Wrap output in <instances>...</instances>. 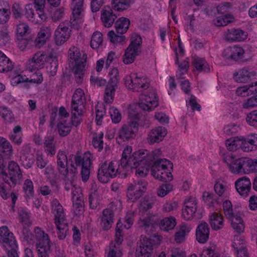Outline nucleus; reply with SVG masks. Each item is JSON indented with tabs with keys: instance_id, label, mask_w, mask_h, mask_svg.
<instances>
[{
	"instance_id": "nucleus-1",
	"label": "nucleus",
	"mask_w": 257,
	"mask_h": 257,
	"mask_svg": "<svg viewBox=\"0 0 257 257\" xmlns=\"http://www.w3.org/2000/svg\"><path fill=\"white\" fill-rule=\"evenodd\" d=\"M57 163L59 173L64 176H66L69 172L73 174L76 173L77 169L80 168L83 182L87 181L89 178L90 168L92 165L90 154H85L82 157L71 155L67 158L64 152L59 151Z\"/></svg>"
},
{
	"instance_id": "nucleus-2",
	"label": "nucleus",
	"mask_w": 257,
	"mask_h": 257,
	"mask_svg": "<svg viewBox=\"0 0 257 257\" xmlns=\"http://www.w3.org/2000/svg\"><path fill=\"white\" fill-rule=\"evenodd\" d=\"M84 0H71V7L72 15L70 20L59 24L54 34L55 42L57 46L64 44L69 38L71 34L70 27L75 30H78L83 22L82 18V8Z\"/></svg>"
},
{
	"instance_id": "nucleus-3",
	"label": "nucleus",
	"mask_w": 257,
	"mask_h": 257,
	"mask_svg": "<svg viewBox=\"0 0 257 257\" xmlns=\"http://www.w3.org/2000/svg\"><path fill=\"white\" fill-rule=\"evenodd\" d=\"M139 224L145 232L150 235V237H147L143 235L141 236L139 247L136 249V256L150 257L153 252V245L159 244L162 237L155 232L158 225L151 217L141 219Z\"/></svg>"
},
{
	"instance_id": "nucleus-4",
	"label": "nucleus",
	"mask_w": 257,
	"mask_h": 257,
	"mask_svg": "<svg viewBox=\"0 0 257 257\" xmlns=\"http://www.w3.org/2000/svg\"><path fill=\"white\" fill-rule=\"evenodd\" d=\"M132 147L128 146L125 147L122 152L120 165L124 167V170L135 169V174L139 177L146 176L150 171L152 173L153 165L145 159V156L147 155V152L141 153L137 151L132 154Z\"/></svg>"
},
{
	"instance_id": "nucleus-5",
	"label": "nucleus",
	"mask_w": 257,
	"mask_h": 257,
	"mask_svg": "<svg viewBox=\"0 0 257 257\" xmlns=\"http://www.w3.org/2000/svg\"><path fill=\"white\" fill-rule=\"evenodd\" d=\"M9 173L5 169L0 177V195L4 200L9 197L11 189L15 187L22 177V173L18 164L12 161L8 166Z\"/></svg>"
},
{
	"instance_id": "nucleus-6",
	"label": "nucleus",
	"mask_w": 257,
	"mask_h": 257,
	"mask_svg": "<svg viewBox=\"0 0 257 257\" xmlns=\"http://www.w3.org/2000/svg\"><path fill=\"white\" fill-rule=\"evenodd\" d=\"M35 235L30 231H27L25 239L30 244L36 242L38 257H49L53 243L49 235L39 227L34 228Z\"/></svg>"
},
{
	"instance_id": "nucleus-7",
	"label": "nucleus",
	"mask_w": 257,
	"mask_h": 257,
	"mask_svg": "<svg viewBox=\"0 0 257 257\" xmlns=\"http://www.w3.org/2000/svg\"><path fill=\"white\" fill-rule=\"evenodd\" d=\"M51 212L54 215V222L56 227L58 238L60 240H64L69 230L64 209L59 200L56 198L51 201Z\"/></svg>"
},
{
	"instance_id": "nucleus-8",
	"label": "nucleus",
	"mask_w": 257,
	"mask_h": 257,
	"mask_svg": "<svg viewBox=\"0 0 257 257\" xmlns=\"http://www.w3.org/2000/svg\"><path fill=\"white\" fill-rule=\"evenodd\" d=\"M85 102L84 90L80 88H77L72 95L70 108L72 123L76 127L79 126L82 121Z\"/></svg>"
},
{
	"instance_id": "nucleus-9",
	"label": "nucleus",
	"mask_w": 257,
	"mask_h": 257,
	"mask_svg": "<svg viewBox=\"0 0 257 257\" xmlns=\"http://www.w3.org/2000/svg\"><path fill=\"white\" fill-rule=\"evenodd\" d=\"M70 65L74 73L77 82H81L84 76L86 64L87 55L80 53L79 49L75 46L70 47L68 54Z\"/></svg>"
},
{
	"instance_id": "nucleus-10",
	"label": "nucleus",
	"mask_w": 257,
	"mask_h": 257,
	"mask_svg": "<svg viewBox=\"0 0 257 257\" xmlns=\"http://www.w3.org/2000/svg\"><path fill=\"white\" fill-rule=\"evenodd\" d=\"M121 159L117 161L113 160L107 164L102 163L97 172V178L99 182L107 183L110 179L114 178L117 174H122L126 176V173L123 172L124 167L120 165Z\"/></svg>"
},
{
	"instance_id": "nucleus-11",
	"label": "nucleus",
	"mask_w": 257,
	"mask_h": 257,
	"mask_svg": "<svg viewBox=\"0 0 257 257\" xmlns=\"http://www.w3.org/2000/svg\"><path fill=\"white\" fill-rule=\"evenodd\" d=\"M173 163L169 160L163 159L157 160L152 166V175L162 182H169L173 180Z\"/></svg>"
},
{
	"instance_id": "nucleus-12",
	"label": "nucleus",
	"mask_w": 257,
	"mask_h": 257,
	"mask_svg": "<svg viewBox=\"0 0 257 257\" xmlns=\"http://www.w3.org/2000/svg\"><path fill=\"white\" fill-rule=\"evenodd\" d=\"M0 243L7 251L8 257H19L18 242L7 226L0 227Z\"/></svg>"
},
{
	"instance_id": "nucleus-13",
	"label": "nucleus",
	"mask_w": 257,
	"mask_h": 257,
	"mask_svg": "<svg viewBox=\"0 0 257 257\" xmlns=\"http://www.w3.org/2000/svg\"><path fill=\"white\" fill-rule=\"evenodd\" d=\"M46 0H34L35 9H33V5H27L25 7V16L33 24H41L45 21L47 18L44 9Z\"/></svg>"
},
{
	"instance_id": "nucleus-14",
	"label": "nucleus",
	"mask_w": 257,
	"mask_h": 257,
	"mask_svg": "<svg viewBox=\"0 0 257 257\" xmlns=\"http://www.w3.org/2000/svg\"><path fill=\"white\" fill-rule=\"evenodd\" d=\"M142 38L138 34H133L130 38V43L125 50L123 56V62L125 64L134 62L136 57L141 52Z\"/></svg>"
},
{
	"instance_id": "nucleus-15",
	"label": "nucleus",
	"mask_w": 257,
	"mask_h": 257,
	"mask_svg": "<svg viewBox=\"0 0 257 257\" xmlns=\"http://www.w3.org/2000/svg\"><path fill=\"white\" fill-rule=\"evenodd\" d=\"M132 121L128 124H124L118 132L117 140L124 142L134 138L138 131L139 125H142L140 122V114L137 113L134 117L130 115Z\"/></svg>"
},
{
	"instance_id": "nucleus-16",
	"label": "nucleus",
	"mask_w": 257,
	"mask_h": 257,
	"mask_svg": "<svg viewBox=\"0 0 257 257\" xmlns=\"http://www.w3.org/2000/svg\"><path fill=\"white\" fill-rule=\"evenodd\" d=\"M223 212L226 217L231 222L232 227L237 232H243L244 224L241 214L235 213L233 210L232 205L228 200L222 201Z\"/></svg>"
},
{
	"instance_id": "nucleus-17",
	"label": "nucleus",
	"mask_w": 257,
	"mask_h": 257,
	"mask_svg": "<svg viewBox=\"0 0 257 257\" xmlns=\"http://www.w3.org/2000/svg\"><path fill=\"white\" fill-rule=\"evenodd\" d=\"M109 79L105 87L104 101L107 104L111 103L115 95L117 84L119 81V71L117 68L113 67L108 73Z\"/></svg>"
},
{
	"instance_id": "nucleus-18",
	"label": "nucleus",
	"mask_w": 257,
	"mask_h": 257,
	"mask_svg": "<svg viewBox=\"0 0 257 257\" xmlns=\"http://www.w3.org/2000/svg\"><path fill=\"white\" fill-rule=\"evenodd\" d=\"M124 85L128 89L142 92L149 88L150 81L147 77L139 76L137 73H131L125 77Z\"/></svg>"
},
{
	"instance_id": "nucleus-19",
	"label": "nucleus",
	"mask_w": 257,
	"mask_h": 257,
	"mask_svg": "<svg viewBox=\"0 0 257 257\" xmlns=\"http://www.w3.org/2000/svg\"><path fill=\"white\" fill-rule=\"evenodd\" d=\"M224 162L228 165L230 171L233 174L248 173L249 170V158H235L231 155H226L224 158Z\"/></svg>"
},
{
	"instance_id": "nucleus-20",
	"label": "nucleus",
	"mask_w": 257,
	"mask_h": 257,
	"mask_svg": "<svg viewBox=\"0 0 257 257\" xmlns=\"http://www.w3.org/2000/svg\"><path fill=\"white\" fill-rule=\"evenodd\" d=\"M158 105L159 97L154 89H150L142 95L139 103L140 107L145 111H151Z\"/></svg>"
},
{
	"instance_id": "nucleus-21",
	"label": "nucleus",
	"mask_w": 257,
	"mask_h": 257,
	"mask_svg": "<svg viewBox=\"0 0 257 257\" xmlns=\"http://www.w3.org/2000/svg\"><path fill=\"white\" fill-rule=\"evenodd\" d=\"M147 185V182L142 179L130 184L126 193L128 199L133 202L137 201L145 192Z\"/></svg>"
},
{
	"instance_id": "nucleus-22",
	"label": "nucleus",
	"mask_w": 257,
	"mask_h": 257,
	"mask_svg": "<svg viewBox=\"0 0 257 257\" xmlns=\"http://www.w3.org/2000/svg\"><path fill=\"white\" fill-rule=\"evenodd\" d=\"M197 208V201L195 197L190 196L186 198L182 209V217L186 220H191L195 216Z\"/></svg>"
},
{
	"instance_id": "nucleus-23",
	"label": "nucleus",
	"mask_w": 257,
	"mask_h": 257,
	"mask_svg": "<svg viewBox=\"0 0 257 257\" xmlns=\"http://www.w3.org/2000/svg\"><path fill=\"white\" fill-rule=\"evenodd\" d=\"M244 52L242 47L234 45L225 48L222 53V55L227 59L237 61L244 58Z\"/></svg>"
},
{
	"instance_id": "nucleus-24",
	"label": "nucleus",
	"mask_w": 257,
	"mask_h": 257,
	"mask_svg": "<svg viewBox=\"0 0 257 257\" xmlns=\"http://www.w3.org/2000/svg\"><path fill=\"white\" fill-rule=\"evenodd\" d=\"M134 223V219L132 217L126 216L122 223L121 220H119L116 224L115 234V241L118 244H121L123 241L122 230L123 228L128 229Z\"/></svg>"
},
{
	"instance_id": "nucleus-25",
	"label": "nucleus",
	"mask_w": 257,
	"mask_h": 257,
	"mask_svg": "<svg viewBox=\"0 0 257 257\" xmlns=\"http://www.w3.org/2000/svg\"><path fill=\"white\" fill-rule=\"evenodd\" d=\"M51 55L46 54L44 52H39L35 54L30 61L28 68H35L40 69L43 68L45 64L52 60Z\"/></svg>"
},
{
	"instance_id": "nucleus-26",
	"label": "nucleus",
	"mask_w": 257,
	"mask_h": 257,
	"mask_svg": "<svg viewBox=\"0 0 257 257\" xmlns=\"http://www.w3.org/2000/svg\"><path fill=\"white\" fill-rule=\"evenodd\" d=\"M168 133L166 127L158 126L153 128L148 135V140L150 144L159 143L162 142Z\"/></svg>"
},
{
	"instance_id": "nucleus-27",
	"label": "nucleus",
	"mask_w": 257,
	"mask_h": 257,
	"mask_svg": "<svg viewBox=\"0 0 257 257\" xmlns=\"http://www.w3.org/2000/svg\"><path fill=\"white\" fill-rule=\"evenodd\" d=\"M256 74L252 68L245 67L233 74V78L238 83H245L250 80Z\"/></svg>"
},
{
	"instance_id": "nucleus-28",
	"label": "nucleus",
	"mask_w": 257,
	"mask_h": 257,
	"mask_svg": "<svg viewBox=\"0 0 257 257\" xmlns=\"http://www.w3.org/2000/svg\"><path fill=\"white\" fill-rule=\"evenodd\" d=\"M239 148L243 152H250L257 148V134H252L248 135L246 138L240 137Z\"/></svg>"
},
{
	"instance_id": "nucleus-29",
	"label": "nucleus",
	"mask_w": 257,
	"mask_h": 257,
	"mask_svg": "<svg viewBox=\"0 0 257 257\" xmlns=\"http://www.w3.org/2000/svg\"><path fill=\"white\" fill-rule=\"evenodd\" d=\"M247 33L240 29H228L225 32V38L230 42H241L247 38Z\"/></svg>"
},
{
	"instance_id": "nucleus-30",
	"label": "nucleus",
	"mask_w": 257,
	"mask_h": 257,
	"mask_svg": "<svg viewBox=\"0 0 257 257\" xmlns=\"http://www.w3.org/2000/svg\"><path fill=\"white\" fill-rule=\"evenodd\" d=\"M116 18V15L109 6L104 7L101 11L100 19L105 27H111Z\"/></svg>"
},
{
	"instance_id": "nucleus-31",
	"label": "nucleus",
	"mask_w": 257,
	"mask_h": 257,
	"mask_svg": "<svg viewBox=\"0 0 257 257\" xmlns=\"http://www.w3.org/2000/svg\"><path fill=\"white\" fill-rule=\"evenodd\" d=\"M210 229L208 224L203 222L199 223L196 229V238L200 243H205L209 238Z\"/></svg>"
},
{
	"instance_id": "nucleus-32",
	"label": "nucleus",
	"mask_w": 257,
	"mask_h": 257,
	"mask_svg": "<svg viewBox=\"0 0 257 257\" xmlns=\"http://www.w3.org/2000/svg\"><path fill=\"white\" fill-rule=\"evenodd\" d=\"M235 187L237 192L241 196H246L251 189V182L246 177L240 178L235 181Z\"/></svg>"
},
{
	"instance_id": "nucleus-33",
	"label": "nucleus",
	"mask_w": 257,
	"mask_h": 257,
	"mask_svg": "<svg viewBox=\"0 0 257 257\" xmlns=\"http://www.w3.org/2000/svg\"><path fill=\"white\" fill-rule=\"evenodd\" d=\"M232 247L236 257H248L245 241L241 237H237L232 243Z\"/></svg>"
},
{
	"instance_id": "nucleus-34",
	"label": "nucleus",
	"mask_w": 257,
	"mask_h": 257,
	"mask_svg": "<svg viewBox=\"0 0 257 257\" xmlns=\"http://www.w3.org/2000/svg\"><path fill=\"white\" fill-rule=\"evenodd\" d=\"M114 214L110 208L104 209L102 211L100 224L103 229L107 230L111 227L114 221Z\"/></svg>"
},
{
	"instance_id": "nucleus-35",
	"label": "nucleus",
	"mask_w": 257,
	"mask_h": 257,
	"mask_svg": "<svg viewBox=\"0 0 257 257\" xmlns=\"http://www.w3.org/2000/svg\"><path fill=\"white\" fill-rule=\"evenodd\" d=\"M72 126H75L71 120L69 121L65 118L58 119L56 127L58 134L61 137L68 136L71 131Z\"/></svg>"
},
{
	"instance_id": "nucleus-36",
	"label": "nucleus",
	"mask_w": 257,
	"mask_h": 257,
	"mask_svg": "<svg viewBox=\"0 0 257 257\" xmlns=\"http://www.w3.org/2000/svg\"><path fill=\"white\" fill-rule=\"evenodd\" d=\"M190 231V227L185 223H181L175 232L174 239L176 243L180 244L184 242Z\"/></svg>"
},
{
	"instance_id": "nucleus-37",
	"label": "nucleus",
	"mask_w": 257,
	"mask_h": 257,
	"mask_svg": "<svg viewBox=\"0 0 257 257\" xmlns=\"http://www.w3.org/2000/svg\"><path fill=\"white\" fill-rule=\"evenodd\" d=\"M202 198L205 204L209 208L217 209L222 202V200L215 194L208 192L203 193Z\"/></svg>"
},
{
	"instance_id": "nucleus-38",
	"label": "nucleus",
	"mask_w": 257,
	"mask_h": 257,
	"mask_svg": "<svg viewBox=\"0 0 257 257\" xmlns=\"http://www.w3.org/2000/svg\"><path fill=\"white\" fill-rule=\"evenodd\" d=\"M29 74H28V82L31 84L39 85L43 81V76L39 69L35 68H28Z\"/></svg>"
},
{
	"instance_id": "nucleus-39",
	"label": "nucleus",
	"mask_w": 257,
	"mask_h": 257,
	"mask_svg": "<svg viewBox=\"0 0 257 257\" xmlns=\"http://www.w3.org/2000/svg\"><path fill=\"white\" fill-rule=\"evenodd\" d=\"M11 14V6L7 1L0 2V25L8 22Z\"/></svg>"
},
{
	"instance_id": "nucleus-40",
	"label": "nucleus",
	"mask_w": 257,
	"mask_h": 257,
	"mask_svg": "<svg viewBox=\"0 0 257 257\" xmlns=\"http://www.w3.org/2000/svg\"><path fill=\"white\" fill-rule=\"evenodd\" d=\"M73 202V209L75 216H80L83 214L84 210V204L82 194L81 195L76 196L72 198Z\"/></svg>"
},
{
	"instance_id": "nucleus-41",
	"label": "nucleus",
	"mask_w": 257,
	"mask_h": 257,
	"mask_svg": "<svg viewBox=\"0 0 257 257\" xmlns=\"http://www.w3.org/2000/svg\"><path fill=\"white\" fill-rule=\"evenodd\" d=\"M210 224L214 230H218L224 226L223 216L217 212H213L210 216Z\"/></svg>"
},
{
	"instance_id": "nucleus-42",
	"label": "nucleus",
	"mask_w": 257,
	"mask_h": 257,
	"mask_svg": "<svg viewBox=\"0 0 257 257\" xmlns=\"http://www.w3.org/2000/svg\"><path fill=\"white\" fill-rule=\"evenodd\" d=\"M13 148L10 143L5 138L0 137V155L9 159L12 155Z\"/></svg>"
},
{
	"instance_id": "nucleus-43",
	"label": "nucleus",
	"mask_w": 257,
	"mask_h": 257,
	"mask_svg": "<svg viewBox=\"0 0 257 257\" xmlns=\"http://www.w3.org/2000/svg\"><path fill=\"white\" fill-rule=\"evenodd\" d=\"M175 62V64L178 66V71L176 72V77L178 79H183L189 67V63L187 60H183L180 62L177 52L176 54Z\"/></svg>"
},
{
	"instance_id": "nucleus-44",
	"label": "nucleus",
	"mask_w": 257,
	"mask_h": 257,
	"mask_svg": "<svg viewBox=\"0 0 257 257\" xmlns=\"http://www.w3.org/2000/svg\"><path fill=\"white\" fill-rule=\"evenodd\" d=\"M130 25V21L128 18L121 17L115 23V28L117 34L122 35L128 30Z\"/></svg>"
},
{
	"instance_id": "nucleus-45",
	"label": "nucleus",
	"mask_w": 257,
	"mask_h": 257,
	"mask_svg": "<svg viewBox=\"0 0 257 257\" xmlns=\"http://www.w3.org/2000/svg\"><path fill=\"white\" fill-rule=\"evenodd\" d=\"M193 64L196 70L199 72L208 73L210 72L209 65L204 58L196 57L194 58Z\"/></svg>"
},
{
	"instance_id": "nucleus-46",
	"label": "nucleus",
	"mask_w": 257,
	"mask_h": 257,
	"mask_svg": "<svg viewBox=\"0 0 257 257\" xmlns=\"http://www.w3.org/2000/svg\"><path fill=\"white\" fill-rule=\"evenodd\" d=\"M176 219L172 216L165 217L161 220L159 223V226L161 229L168 231L174 228L176 225Z\"/></svg>"
},
{
	"instance_id": "nucleus-47",
	"label": "nucleus",
	"mask_w": 257,
	"mask_h": 257,
	"mask_svg": "<svg viewBox=\"0 0 257 257\" xmlns=\"http://www.w3.org/2000/svg\"><path fill=\"white\" fill-rule=\"evenodd\" d=\"M13 68L12 62L2 51H0V72L10 71Z\"/></svg>"
},
{
	"instance_id": "nucleus-48",
	"label": "nucleus",
	"mask_w": 257,
	"mask_h": 257,
	"mask_svg": "<svg viewBox=\"0 0 257 257\" xmlns=\"http://www.w3.org/2000/svg\"><path fill=\"white\" fill-rule=\"evenodd\" d=\"M104 133L100 132L93 134L92 140V145L98 152H101L104 148Z\"/></svg>"
},
{
	"instance_id": "nucleus-49",
	"label": "nucleus",
	"mask_w": 257,
	"mask_h": 257,
	"mask_svg": "<svg viewBox=\"0 0 257 257\" xmlns=\"http://www.w3.org/2000/svg\"><path fill=\"white\" fill-rule=\"evenodd\" d=\"M147 152V156H145V159L148 161V162L151 164V165H154V164L158 160H161L159 158L162 154V151L160 149H156L152 151L151 152H149L147 150H140L141 153H145V152Z\"/></svg>"
},
{
	"instance_id": "nucleus-50",
	"label": "nucleus",
	"mask_w": 257,
	"mask_h": 257,
	"mask_svg": "<svg viewBox=\"0 0 257 257\" xmlns=\"http://www.w3.org/2000/svg\"><path fill=\"white\" fill-rule=\"evenodd\" d=\"M50 29L47 27H43L41 28L40 31L38 34L37 37L35 42L38 45H43L45 44L46 40L51 36Z\"/></svg>"
},
{
	"instance_id": "nucleus-51",
	"label": "nucleus",
	"mask_w": 257,
	"mask_h": 257,
	"mask_svg": "<svg viewBox=\"0 0 257 257\" xmlns=\"http://www.w3.org/2000/svg\"><path fill=\"white\" fill-rule=\"evenodd\" d=\"M22 129L21 126L18 125L16 126L9 136L10 140L17 145H20L23 142Z\"/></svg>"
},
{
	"instance_id": "nucleus-52",
	"label": "nucleus",
	"mask_w": 257,
	"mask_h": 257,
	"mask_svg": "<svg viewBox=\"0 0 257 257\" xmlns=\"http://www.w3.org/2000/svg\"><path fill=\"white\" fill-rule=\"evenodd\" d=\"M23 190L25 193V197L26 199H31L34 197V184L31 179H27L24 181L23 185Z\"/></svg>"
},
{
	"instance_id": "nucleus-53",
	"label": "nucleus",
	"mask_w": 257,
	"mask_h": 257,
	"mask_svg": "<svg viewBox=\"0 0 257 257\" xmlns=\"http://www.w3.org/2000/svg\"><path fill=\"white\" fill-rule=\"evenodd\" d=\"M103 38L102 33L98 31L94 32L90 40V47L93 49H97L102 44Z\"/></svg>"
},
{
	"instance_id": "nucleus-54",
	"label": "nucleus",
	"mask_w": 257,
	"mask_h": 257,
	"mask_svg": "<svg viewBox=\"0 0 257 257\" xmlns=\"http://www.w3.org/2000/svg\"><path fill=\"white\" fill-rule=\"evenodd\" d=\"M131 0H113L111 9L115 11H123L129 7Z\"/></svg>"
},
{
	"instance_id": "nucleus-55",
	"label": "nucleus",
	"mask_w": 257,
	"mask_h": 257,
	"mask_svg": "<svg viewBox=\"0 0 257 257\" xmlns=\"http://www.w3.org/2000/svg\"><path fill=\"white\" fill-rule=\"evenodd\" d=\"M233 17L229 14H224L218 16L214 20V23L217 27L225 26L233 21Z\"/></svg>"
},
{
	"instance_id": "nucleus-56",
	"label": "nucleus",
	"mask_w": 257,
	"mask_h": 257,
	"mask_svg": "<svg viewBox=\"0 0 257 257\" xmlns=\"http://www.w3.org/2000/svg\"><path fill=\"white\" fill-rule=\"evenodd\" d=\"M240 141V137H231L227 140L225 145L227 150L232 152L237 150L239 148Z\"/></svg>"
},
{
	"instance_id": "nucleus-57",
	"label": "nucleus",
	"mask_w": 257,
	"mask_h": 257,
	"mask_svg": "<svg viewBox=\"0 0 257 257\" xmlns=\"http://www.w3.org/2000/svg\"><path fill=\"white\" fill-rule=\"evenodd\" d=\"M35 159L33 154L21 155L20 162L21 165L26 169L30 168L35 162Z\"/></svg>"
},
{
	"instance_id": "nucleus-58",
	"label": "nucleus",
	"mask_w": 257,
	"mask_h": 257,
	"mask_svg": "<svg viewBox=\"0 0 257 257\" xmlns=\"http://www.w3.org/2000/svg\"><path fill=\"white\" fill-rule=\"evenodd\" d=\"M106 108L103 105L95 107V122L97 125H101L104 116L106 115Z\"/></svg>"
},
{
	"instance_id": "nucleus-59",
	"label": "nucleus",
	"mask_w": 257,
	"mask_h": 257,
	"mask_svg": "<svg viewBox=\"0 0 257 257\" xmlns=\"http://www.w3.org/2000/svg\"><path fill=\"white\" fill-rule=\"evenodd\" d=\"M17 39L18 47L21 51L27 50L34 46V42L31 39L24 37Z\"/></svg>"
},
{
	"instance_id": "nucleus-60",
	"label": "nucleus",
	"mask_w": 257,
	"mask_h": 257,
	"mask_svg": "<svg viewBox=\"0 0 257 257\" xmlns=\"http://www.w3.org/2000/svg\"><path fill=\"white\" fill-rule=\"evenodd\" d=\"M0 115L7 122H12L14 120L12 111L6 106L0 107Z\"/></svg>"
},
{
	"instance_id": "nucleus-61",
	"label": "nucleus",
	"mask_w": 257,
	"mask_h": 257,
	"mask_svg": "<svg viewBox=\"0 0 257 257\" xmlns=\"http://www.w3.org/2000/svg\"><path fill=\"white\" fill-rule=\"evenodd\" d=\"M115 242L117 245H113L112 243L110 244L107 257H121L122 256V253L119 246L121 244H118L116 241Z\"/></svg>"
},
{
	"instance_id": "nucleus-62",
	"label": "nucleus",
	"mask_w": 257,
	"mask_h": 257,
	"mask_svg": "<svg viewBox=\"0 0 257 257\" xmlns=\"http://www.w3.org/2000/svg\"><path fill=\"white\" fill-rule=\"evenodd\" d=\"M64 188L67 191L71 190L72 198L74 197V195L77 196L78 194L79 196L82 194L81 188L73 185L71 182H65Z\"/></svg>"
},
{
	"instance_id": "nucleus-63",
	"label": "nucleus",
	"mask_w": 257,
	"mask_h": 257,
	"mask_svg": "<svg viewBox=\"0 0 257 257\" xmlns=\"http://www.w3.org/2000/svg\"><path fill=\"white\" fill-rule=\"evenodd\" d=\"M48 65L46 66L47 71L50 76H55L57 72L58 62V61L54 57L52 58V60L48 62Z\"/></svg>"
},
{
	"instance_id": "nucleus-64",
	"label": "nucleus",
	"mask_w": 257,
	"mask_h": 257,
	"mask_svg": "<svg viewBox=\"0 0 257 257\" xmlns=\"http://www.w3.org/2000/svg\"><path fill=\"white\" fill-rule=\"evenodd\" d=\"M246 121L249 125L254 127H257V109L247 114Z\"/></svg>"
}]
</instances>
